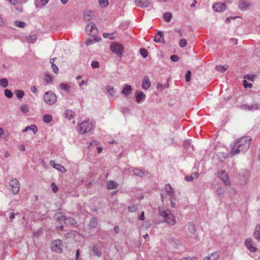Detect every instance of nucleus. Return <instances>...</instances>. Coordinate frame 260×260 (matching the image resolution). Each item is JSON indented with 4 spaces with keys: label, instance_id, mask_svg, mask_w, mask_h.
<instances>
[{
    "label": "nucleus",
    "instance_id": "61",
    "mask_svg": "<svg viewBox=\"0 0 260 260\" xmlns=\"http://www.w3.org/2000/svg\"><path fill=\"white\" fill-rule=\"evenodd\" d=\"M30 90L31 92L34 93L37 92L38 91V90L35 86H31L30 87Z\"/></svg>",
    "mask_w": 260,
    "mask_h": 260
},
{
    "label": "nucleus",
    "instance_id": "50",
    "mask_svg": "<svg viewBox=\"0 0 260 260\" xmlns=\"http://www.w3.org/2000/svg\"><path fill=\"white\" fill-rule=\"evenodd\" d=\"M187 41L185 39H182L180 40L179 42V45L181 47H184L186 46Z\"/></svg>",
    "mask_w": 260,
    "mask_h": 260
},
{
    "label": "nucleus",
    "instance_id": "15",
    "mask_svg": "<svg viewBox=\"0 0 260 260\" xmlns=\"http://www.w3.org/2000/svg\"><path fill=\"white\" fill-rule=\"evenodd\" d=\"M136 5L141 8H146L149 4L150 2L148 0H135Z\"/></svg>",
    "mask_w": 260,
    "mask_h": 260
},
{
    "label": "nucleus",
    "instance_id": "34",
    "mask_svg": "<svg viewBox=\"0 0 260 260\" xmlns=\"http://www.w3.org/2000/svg\"><path fill=\"white\" fill-rule=\"evenodd\" d=\"M229 68L228 65H224L223 66H216V69L217 71L220 72H224Z\"/></svg>",
    "mask_w": 260,
    "mask_h": 260
},
{
    "label": "nucleus",
    "instance_id": "57",
    "mask_svg": "<svg viewBox=\"0 0 260 260\" xmlns=\"http://www.w3.org/2000/svg\"><path fill=\"white\" fill-rule=\"evenodd\" d=\"M51 187H52V190L54 193H56V192H57L58 188V187L55 184V183L53 182L51 183Z\"/></svg>",
    "mask_w": 260,
    "mask_h": 260
},
{
    "label": "nucleus",
    "instance_id": "60",
    "mask_svg": "<svg viewBox=\"0 0 260 260\" xmlns=\"http://www.w3.org/2000/svg\"><path fill=\"white\" fill-rule=\"evenodd\" d=\"M121 111L123 114H126L129 112V109H128V108H127L126 107H122L121 109Z\"/></svg>",
    "mask_w": 260,
    "mask_h": 260
},
{
    "label": "nucleus",
    "instance_id": "42",
    "mask_svg": "<svg viewBox=\"0 0 260 260\" xmlns=\"http://www.w3.org/2000/svg\"><path fill=\"white\" fill-rule=\"evenodd\" d=\"M27 129L30 131H32L34 134H35L38 132V128L36 125L32 124L30 126H27Z\"/></svg>",
    "mask_w": 260,
    "mask_h": 260
},
{
    "label": "nucleus",
    "instance_id": "6",
    "mask_svg": "<svg viewBox=\"0 0 260 260\" xmlns=\"http://www.w3.org/2000/svg\"><path fill=\"white\" fill-rule=\"evenodd\" d=\"M9 185L10 189L13 194H17L19 192L20 190V183L17 179L13 178L11 179L10 181Z\"/></svg>",
    "mask_w": 260,
    "mask_h": 260
},
{
    "label": "nucleus",
    "instance_id": "22",
    "mask_svg": "<svg viewBox=\"0 0 260 260\" xmlns=\"http://www.w3.org/2000/svg\"><path fill=\"white\" fill-rule=\"evenodd\" d=\"M118 187V184L113 180H110L107 183V187L108 189H116Z\"/></svg>",
    "mask_w": 260,
    "mask_h": 260
},
{
    "label": "nucleus",
    "instance_id": "24",
    "mask_svg": "<svg viewBox=\"0 0 260 260\" xmlns=\"http://www.w3.org/2000/svg\"><path fill=\"white\" fill-rule=\"evenodd\" d=\"M166 191L167 194L171 197H174L175 195V192L173 188L171 187L170 184H168L165 186Z\"/></svg>",
    "mask_w": 260,
    "mask_h": 260
},
{
    "label": "nucleus",
    "instance_id": "26",
    "mask_svg": "<svg viewBox=\"0 0 260 260\" xmlns=\"http://www.w3.org/2000/svg\"><path fill=\"white\" fill-rule=\"evenodd\" d=\"M254 236L257 240L260 241V224L256 226Z\"/></svg>",
    "mask_w": 260,
    "mask_h": 260
},
{
    "label": "nucleus",
    "instance_id": "47",
    "mask_svg": "<svg viewBox=\"0 0 260 260\" xmlns=\"http://www.w3.org/2000/svg\"><path fill=\"white\" fill-rule=\"evenodd\" d=\"M92 251L94 254L97 256L100 257L101 256V252L99 250V249L97 247H93Z\"/></svg>",
    "mask_w": 260,
    "mask_h": 260
},
{
    "label": "nucleus",
    "instance_id": "14",
    "mask_svg": "<svg viewBox=\"0 0 260 260\" xmlns=\"http://www.w3.org/2000/svg\"><path fill=\"white\" fill-rule=\"evenodd\" d=\"M241 108L244 110L252 111L258 109L259 106L257 104H253L251 105H242L241 106Z\"/></svg>",
    "mask_w": 260,
    "mask_h": 260
},
{
    "label": "nucleus",
    "instance_id": "10",
    "mask_svg": "<svg viewBox=\"0 0 260 260\" xmlns=\"http://www.w3.org/2000/svg\"><path fill=\"white\" fill-rule=\"evenodd\" d=\"M218 176L225 185H230L231 183L230 181V178L227 173L224 171H221L219 172Z\"/></svg>",
    "mask_w": 260,
    "mask_h": 260
},
{
    "label": "nucleus",
    "instance_id": "64",
    "mask_svg": "<svg viewBox=\"0 0 260 260\" xmlns=\"http://www.w3.org/2000/svg\"><path fill=\"white\" fill-rule=\"evenodd\" d=\"M11 4L15 5L17 4V0H8Z\"/></svg>",
    "mask_w": 260,
    "mask_h": 260
},
{
    "label": "nucleus",
    "instance_id": "18",
    "mask_svg": "<svg viewBox=\"0 0 260 260\" xmlns=\"http://www.w3.org/2000/svg\"><path fill=\"white\" fill-rule=\"evenodd\" d=\"M169 240L170 244L176 248H178V247L181 245V241L179 239L171 237Z\"/></svg>",
    "mask_w": 260,
    "mask_h": 260
},
{
    "label": "nucleus",
    "instance_id": "16",
    "mask_svg": "<svg viewBox=\"0 0 260 260\" xmlns=\"http://www.w3.org/2000/svg\"><path fill=\"white\" fill-rule=\"evenodd\" d=\"M151 86V82L148 76H145L142 83V87L144 89H148Z\"/></svg>",
    "mask_w": 260,
    "mask_h": 260
},
{
    "label": "nucleus",
    "instance_id": "13",
    "mask_svg": "<svg viewBox=\"0 0 260 260\" xmlns=\"http://www.w3.org/2000/svg\"><path fill=\"white\" fill-rule=\"evenodd\" d=\"M50 165L52 167L55 168L57 170L61 173H65L66 172V170L64 167L61 166L59 164H56L55 162L53 160H51L50 161Z\"/></svg>",
    "mask_w": 260,
    "mask_h": 260
},
{
    "label": "nucleus",
    "instance_id": "17",
    "mask_svg": "<svg viewBox=\"0 0 260 260\" xmlns=\"http://www.w3.org/2000/svg\"><path fill=\"white\" fill-rule=\"evenodd\" d=\"M121 93L125 95H128L132 93V88L131 86L126 84L123 88Z\"/></svg>",
    "mask_w": 260,
    "mask_h": 260
},
{
    "label": "nucleus",
    "instance_id": "23",
    "mask_svg": "<svg viewBox=\"0 0 260 260\" xmlns=\"http://www.w3.org/2000/svg\"><path fill=\"white\" fill-rule=\"evenodd\" d=\"M106 90L110 96L114 97L116 95V91L113 86L107 85L106 87Z\"/></svg>",
    "mask_w": 260,
    "mask_h": 260
},
{
    "label": "nucleus",
    "instance_id": "51",
    "mask_svg": "<svg viewBox=\"0 0 260 260\" xmlns=\"http://www.w3.org/2000/svg\"><path fill=\"white\" fill-rule=\"evenodd\" d=\"M225 191L221 187H218L216 190V193L218 195H222L224 194Z\"/></svg>",
    "mask_w": 260,
    "mask_h": 260
},
{
    "label": "nucleus",
    "instance_id": "52",
    "mask_svg": "<svg viewBox=\"0 0 260 260\" xmlns=\"http://www.w3.org/2000/svg\"><path fill=\"white\" fill-rule=\"evenodd\" d=\"M137 210V207L135 205H131L128 207V211L131 212H135Z\"/></svg>",
    "mask_w": 260,
    "mask_h": 260
},
{
    "label": "nucleus",
    "instance_id": "8",
    "mask_svg": "<svg viewBox=\"0 0 260 260\" xmlns=\"http://www.w3.org/2000/svg\"><path fill=\"white\" fill-rule=\"evenodd\" d=\"M111 51L118 56H121L123 54L124 48L122 45L118 43H113L110 46Z\"/></svg>",
    "mask_w": 260,
    "mask_h": 260
},
{
    "label": "nucleus",
    "instance_id": "63",
    "mask_svg": "<svg viewBox=\"0 0 260 260\" xmlns=\"http://www.w3.org/2000/svg\"><path fill=\"white\" fill-rule=\"evenodd\" d=\"M91 221L93 222V223L94 224V226H96V224H97V220L96 219V218L95 217H92L91 219Z\"/></svg>",
    "mask_w": 260,
    "mask_h": 260
},
{
    "label": "nucleus",
    "instance_id": "2",
    "mask_svg": "<svg viewBox=\"0 0 260 260\" xmlns=\"http://www.w3.org/2000/svg\"><path fill=\"white\" fill-rule=\"evenodd\" d=\"M159 213L164 218L165 222L170 225L173 226L176 223L175 217L170 210L160 208L159 209Z\"/></svg>",
    "mask_w": 260,
    "mask_h": 260
},
{
    "label": "nucleus",
    "instance_id": "29",
    "mask_svg": "<svg viewBox=\"0 0 260 260\" xmlns=\"http://www.w3.org/2000/svg\"><path fill=\"white\" fill-rule=\"evenodd\" d=\"M55 218H56V220L58 221L59 223H62V222L65 221L66 217L62 215L61 213H57L55 214Z\"/></svg>",
    "mask_w": 260,
    "mask_h": 260
},
{
    "label": "nucleus",
    "instance_id": "4",
    "mask_svg": "<svg viewBox=\"0 0 260 260\" xmlns=\"http://www.w3.org/2000/svg\"><path fill=\"white\" fill-rule=\"evenodd\" d=\"M78 131L81 134L89 132L92 128V124L88 121H84L78 124Z\"/></svg>",
    "mask_w": 260,
    "mask_h": 260
},
{
    "label": "nucleus",
    "instance_id": "9",
    "mask_svg": "<svg viewBox=\"0 0 260 260\" xmlns=\"http://www.w3.org/2000/svg\"><path fill=\"white\" fill-rule=\"evenodd\" d=\"M87 34L92 37L95 36L98 32V29L93 23H89L86 27L85 29Z\"/></svg>",
    "mask_w": 260,
    "mask_h": 260
},
{
    "label": "nucleus",
    "instance_id": "58",
    "mask_svg": "<svg viewBox=\"0 0 260 260\" xmlns=\"http://www.w3.org/2000/svg\"><path fill=\"white\" fill-rule=\"evenodd\" d=\"M51 68L53 70V72L57 74L58 73V68L54 64L53 65H51Z\"/></svg>",
    "mask_w": 260,
    "mask_h": 260
},
{
    "label": "nucleus",
    "instance_id": "20",
    "mask_svg": "<svg viewBox=\"0 0 260 260\" xmlns=\"http://www.w3.org/2000/svg\"><path fill=\"white\" fill-rule=\"evenodd\" d=\"M245 244L246 247L251 251L254 252L256 248L252 245V241L251 239H247L245 241Z\"/></svg>",
    "mask_w": 260,
    "mask_h": 260
},
{
    "label": "nucleus",
    "instance_id": "39",
    "mask_svg": "<svg viewBox=\"0 0 260 260\" xmlns=\"http://www.w3.org/2000/svg\"><path fill=\"white\" fill-rule=\"evenodd\" d=\"M8 85V81L6 78L0 79V85L3 87H6Z\"/></svg>",
    "mask_w": 260,
    "mask_h": 260
},
{
    "label": "nucleus",
    "instance_id": "41",
    "mask_svg": "<svg viewBox=\"0 0 260 260\" xmlns=\"http://www.w3.org/2000/svg\"><path fill=\"white\" fill-rule=\"evenodd\" d=\"M164 18L166 21L170 22L172 18V14L171 13H166L164 15Z\"/></svg>",
    "mask_w": 260,
    "mask_h": 260
},
{
    "label": "nucleus",
    "instance_id": "54",
    "mask_svg": "<svg viewBox=\"0 0 260 260\" xmlns=\"http://www.w3.org/2000/svg\"><path fill=\"white\" fill-rule=\"evenodd\" d=\"M190 77H191V72L188 70L187 72V73L185 76V80L186 81L189 82L190 80Z\"/></svg>",
    "mask_w": 260,
    "mask_h": 260
},
{
    "label": "nucleus",
    "instance_id": "45",
    "mask_svg": "<svg viewBox=\"0 0 260 260\" xmlns=\"http://www.w3.org/2000/svg\"><path fill=\"white\" fill-rule=\"evenodd\" d=\"M140 53L144 58H146L148 56V51L145 49H140Z\"/></svg>",
    "mask_w": 260,
    "mask_h": 260
},
{
    "label": "nucleus",
    "instance_id": "53",
    "mask_svg": "<svg viewBox=\"0 0 260 260\" xmlns=\"http://www.w3.org/2000/svg\"><path fill=\"white\" fill-rule=\"evenodd\" d=\"M243 84L245 88H251L252 86V83H249L246 80H244Z\"/></svg>",
    "mask_w": 260,
    "mask_h": 260
},
{
    "label": "nucleus",
    "instance_id": "59",
    "mask_svg": "<svg viewBox=\"0 0 260 260\" xmlns=\"http://www.w3.org/2000/svg\"><path fill=\"white\" fill-rule=\"evenodd\" d=\"M255 77V75H247L244 76L245 79H248L249 80H253L254 78Z\"/></svg>",
    "mask_w": 260,
    "mask_h": 260
},
{
    "label": "nucleus",
    "instance_id": "27",
    "mask_svg": "<svg viewBox=\"0 0 260 260\" xmlns=\"http://www.w3.org/2000/svg\"><path fill=\"white\" fill-rule=\"evenodd\" d=\"M93 16V12L91 11L86 12L84 15V19L87 21H89L90 19H92Z\"/></svg>",
    "mask_w": 260,
    "mask_h": 260
},
{
    "label": "nucleus",
    "instance_id": "43",
    "mask_svg": "<svg viewBox=\"0 0 260 260\" xmlns=\"http://www.w3.org/2000/svg\"><path fill=\"white\" fill-rule=\"evenodd\" d=\"M21 112L26 114L28 112V107L26 105H22L20 107Z\"/></svg>",
    "mask_w": 260,
    "mask_h": 260
},
{
    "label": "nucleus",
    "instance_id": "49",
    "mask_svg": "<svg viewBox=\"0 0 260 260\" xmlns=\"http://www.w3.org/2000/svg\"><path fill=\"white\" fill-rule=\"evenodd\" d=\"M191 145V140H187L184 142L183 146L184 148L188 149Z\"/></svg>",
    "mask_w": 260,
    "mask_h": 260
},
{
    "label": "nucleus",
    "instance_id": "11",
    "mask_svg": "<svg viewBox=\"0 0 260 260\" xmlns=\"http://www.w3.org/2000/svg\"><path fill=\"white\" fill-rule=\"evenodd\" d=\"M129 172H133L134 175L140 177H143L149 174L148 172H143L141 170L136 168H129Z\"/></svg>",
    "mask_w": 260,
    "mask_h": 260
},
{
    "label": "nucleus",
    "instance_id": "5",
    "mask_svg": "<svg viewBox=\"0 0 260 260\" xmlns=\"http://www.w3.org/2000/svg\"><path fill=\"white\" fill-rule=\"evenodd\" d=\"M62 242L59 239L53 241L50 244L51 250L53 252L60 253L62 252Z\"/></svg>",
    "mask_w": 260,
    "mask_h": 260
},
{
    "label": "nucleus",
    "instance_id": "55",
    "mask_svg": "<svg viewBox=\"0 0 260 260\" xmlns=\"http://www.w3.org/2000/svg\"><path fill=\"white\" fill-rule=\"evenodd\" d=\"M170 58L171 60H172L174 62H176L179 60V57L176 55H172L171 56Z\"/></svg>",
    "mask_w": 260,
    "mask_h": 260
},
{
    "label": "nucleus",
    "instance_id": "56",
    "mask_svg": "<svg viewBox=\"0 0 260 260\" xmlns=\"http://www.w3.org/2000/svg\"><path fill=\"white\" fill-rule=\"evenodd\" d=\"M91 66L92 68H98L99 67V63L97 61H93L91 62Z\"/></svg>",
    "mask_w": 260,
    "mask_h": 260
},
{
    "label": "nucleus",
    "instance_id": "25",
    "mask_svg": "<svg viewBox=\"0 0 260 260\" xmlns=\"http://www.w3.org/2000/svg\"><path fill=\"white\" fill-rule=\"evenodd\" d=\"M145 98V94L142 91H137L136 92V99L137 103H139Z\"/></svg>",
    "mask_w": 260,
    "mask_h": 260
},
{
    "label": "nucleus",
    "instance_id": "3",
    "mask_svg": "<svg viewBox=\"0 0 260 260\" xmlns=\"http://www.w3.org/2000/svg\"><path fill=\"white\" fill-rule=\"evenodd\" d=\"M44 101L48 105H52L57 101V96L51 91H46L44 95Z\"/></svg>",
    "mask_w": 260,
    "mask_h": 260
},
{
    "label": "nucleus",
    "instance_id": "1",
    "mask_svg": "<svg viewBox=\"0 0 260 260\" xmlns=\"http://www.w3.org/2000/svg\"><path fill=\"white\" fill-rule=\"evenodd\" d=\"M251 138L249 137H243L240 138L232 145L230 154L232 156L240 152H245L249 148Z\"/></svg>",
    "mask_w": 260,
    "mask_h": 260
},
{
    "label": "nucleus",
    "instance_id": "19",
    "mask_svg": "<svg viewBox=\"0 0 260 260\" xmlns=\"http://www.w3.org/2000/svg\"><path fill=\"white\" fill-rule=\"evenodd\" d=\"M154 42L158 43H165L164 38L163 37L162 32L161 31L158 32L157 35L155 36Z\"/></svg>",
    "mask_w": 260,
    "mask_h": 260
},
{
    "label": "nucleus",
    "instance_id": "30",
    "mask_svg": "<svg viewBox=\"0 0 260 260\" xmlns=\"http://www.w3.org/2000/svg\"><path fill=\"white\" fill-rule=\"evenodd\" d=\"M188 231L192 234H194L196 232L195 224L193 222H190L188 224Z\"/></svg>",
    "mask_w": 260,
    "mask_h": 260
},
{
    "label": "nucleus",
    "instance_id": "48",
    "mask_svg": "<svg viewBox=\"0 0 260 260\" xmlns=\"http://www.w3.org/2000/svg\"><path fill=\"white\" fill-rule=\"evenodd\" d=\"M99 4L103 7H106L108 5V0H99Z\"/></svg>",
    "mask_w": 260,
    "mask_h": 260
},
{
    "label": "nucleus",
    "instance_id": "21",
    "mask_svg": "<svg viewBox=\"0 0 260 260\" xmlns=\"http://www.w3.org/2000/svg\"><path fill=\"white\" fill-rule=\"evenodd\" d=\"M219 255L218 252H214L205 257L203 260H217L219 258Z\"/></svg>",
    "mask_w": 260,
    "mask_h": 260
},
{
    "label": "nucleus",
    "instance_id": "36",
    "mask_svg": "<svg viewBox=\"0 0 260 260\" xmlns=\"http://www.w3.org/2000/svg\"><path fill=\"white\" fill-rule=\"evenodd\" d=\"M15 93L16 96L20 99H22L24 95V92L23 90H17L15 91Z\"/></svg>",
    "mask_w": 260,
    "mask_h": 260
},
{
    "label": "nucleus",
    "instance_id": "31",
    "mask_svg": "<svg viewBox=\"0 0 260 260\" xmlns=\"http://www.w3.org/2000/svg\"><path fill=\"white\" fill-rule=\"evenodd\" d=\"M28 41L31 43H34L37 39V35L35 34H32L26 37Z\"/></svg>",
    "mask_w": 260,
    "mask_h": 260
},
{
    "label": "nucleus",
    "instance_id": "40",
    "mask_svg": "<svg viewBox=\"0 0 260 260\" xmlns=\"http://www.w3.org/2000/svg\"><path fill=\"white\" fill-rule=\"evenodd\" d=\"M18 213H14V212H10L9 213V217L8 218V221L10 222V223H12L13 222V220L15 218V215H17Z\"/></svg>",
    "mask_w": 260,
    "mask_h": 260
},
{
    "label": "nucleus",
    "instance_id": "32",
    "mask_svg": "<svg viewBox=\"0 0 260 260\" xmlns=\"http://www.w3.org/2000/svg\"><path fill=\"white\" fill-rule=\"evenodd\" d=\"M43 120L45 123H49L52 120V117L51 115L46 114L43 116Z\"/></svg>",
    "mask_w": 260,
    "mask_h": 260
},
{
    "label": "nucleus",
    "instance_id": "46",
    "mask_svg": "<svg viewBox=\"0 0 260 260\" xmlns=\"http://www.w3.org/2000/svg\"><path fill=\"white\" fill-rule=\"evenodd\" d=\"M15 25L18 27L23 28L25 26V23L22 21H16L15 22Z\"/></svg>",
    "mask_w": 260,
    "mask_h": 260
},
{
    "label": "nucleus",
    "instance_id": "44",
    "mask_svg": "<svg viewBox=\"0 0 260 260\" xmlns=\"http://www.w3.org/2000/svg\"><path fill=\"white\" fill-rule=\"evenodd\" d=\"M4 92L5 96L7 98H11L13 97V94L10 90L6 89L5 90Z\"/></svg>",
    "mask_w": 260,
    "mask_h": 260
},
{
    "label": "nucleus",
    "instance_id": "38",
    "mask_svg": "<svg viewBox=\"0 0 260 260\" xmlns=\"http://www.w3.org/2000/svg\"><path fill=\"white\" fill-rule=\"evenodd\" d=\"M198 176V173H193L191 174V175L189 177H187L186 178V180L187 181H192L194 179L197 178Z\"/></svg>",
    "mask_w": 260,
    "mask_h": 260
},
{
    "label": "nucleus",
    "instance_id": "12",
    "mask_svg": "<svg viewBox=\"0 0 260 260\" xmlns=\"http://www.w3.org/2000/svg\"><path fill=\"white\" fill-rule=\"evenodd\" d=\"M214 11L219 12L225 10L226 8V5L223 3H216L213 6Z\"/></svg>",
    "mask_w": 260,
    "mask_h": 260
},
{
    "label": "nucleus",
    "instance_id": "28",
    "mask_svg": "<svg viewBox=\"0 0 260 260\" xmlns=\"http://www.w3.org/2000/svg\"><path fill=\"white\" fill-rule=\"evenodd\" d=\"M65 117L68 119H71L75 115V113L70 109H68L64 112Z\"/></svg>",
    "mask_w": 260,
    "mask_h": 260
},
{
    "label": "nucleus",
    "instance_id": "33",
    "mask_svg": "<svg viewBox=\"0 0 260 260\" xmlns=\"http://www.w3.org/2000/svg\"><path fill=\"white\" fill-rule=\"evenodd\" d=\"M44 80L45 81V82L47 83H53V78L49 74H45Z\"/></svg>",
    "mask_w": 260,
    "mask_h": 260
},
{
    "label": "nucleus",
    "instance_id": "7",
    "mask_svg": "<svg viewBox=\"0 0 260 260\" xmlns=\"http://www.w3.org/2000/svg\"><path fill=\"white\" fill-rule=\"evenodd\" d=\"M252 6L250 0H239L238 2V8L242 11L248 10Z\"/></svg>",
    "mask_w": 260,
    "mask_h": 260
},
{
    "label": "nucleus",
    "instance_id": "37",
    "mask_svg": "<svg viewBox=\"0 0 260 260\" xmlns=\"http://www.w3.org/2000/svg\"><path fill=\"white\" fill-rule=\"evenodd\" d=\"M59 87L61 89L66 92H68L70 90V86L67 83H61L59 85Z\"/></svg>",
    "mask_w": 260,
    "mask_h": 260
},
{
    "label": "nucleus",
    "instance_id": "35",
    "mask_svg": "<svg viewBox=\"0 0 260 260\" xmlns=\"http://www.w3.org/2000/svg\"><path fill=\"white\" fill-rule=\"evenodd\" d=\"M75 223L74 219L71 217L66 218L64 221V223L67 225H73Z\"/></svg>",
    "mask_w": 260,
    "mask_h": 260
},
{
    "label": "nucleus",
    "instance_id": "62",
    "mask_svg": "<svg viewBox=\"0 0 260 260\" xmlns=\"http://www.w3.org/2000/svg\"><path fill=\"white\" fill-rule=\"evenodd\" d=\"M143 226H145L146 228H150L151 226V223L148 221H146L144 223Z\"/></svg>",
    "mask_w": 260,
    "mask_h": 260
}]
</instances>
